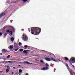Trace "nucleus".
<instances>
[{
    "mask_svg": "<svg viewBox=\"0 0 75 75\" xmlns=\"http://www.w3.org/2000/svg\"><path fill=\"white\" fill-rule=\"evenodd\" d=\"M31 33L32 34L34 35H38L39 34V33H40L41 32V29L38 27H33L31 28Z\"/></svg>",
    "mask_w": 75,
    "mask_h": 75,
    "instance_id": "obj_1",
    "label": "nucleus"
},
{
    "mask_svg": "<svg viewBox=\"0 0 75 75\" xmlns=\"http://www.w3.org/2000/svg\"><path fill=\"white\" fill-rule=\"evenodd\" d=\"M12 30H7L6 31L7 33H9V34H10L11 35H13V32H15L14 28L12 27Z\"/></svg>",
    "mask_w": 75,
    "mask_h": 75,
    "instance_id": "obj_2",
    "label": "nucleus"
},
{
    "mask_svg": "<svg viewBox=\"0 0 75 75\" xmlns=\"http://www.w3.org/2000/svg\"><path fill=\"white\" fill-rule=\"evenodd\" d=\"M70 62L73 64H74L75 62V58L74 57H71L70 59Z\"/></svg>",
    "mask_w": 75,
    "mask_h": 75,
    "instance_id": "obj_3",
    "label": "nucleus"
},
{
    "mask_svg": "<svg viewBox=\"0 0 75 75\" xmlns=\"http://www.w3.org/2000/svg\"><path fill=\"white\" fill-rule=\"evenodd\" d=\"M6 5L7 4H11V5H12V4H13V3L12 2V1H7L6 2Z\"/></svg>",
    "mask_w": 75,
    "mask_h": 75,
    "instance_id": "obj_4",
    "label": "nucleus"
},
{
    "mask_svg": "<svg viewBox=\"0 0 75 75\" xmlns=\"http://www.w3.org/2000/svg\"><path fill=\"white\" fill-rule=\"evenodd\" d=\"M11 62L10 61H3L2 62V63H5V64H6V63H12V62Z\"/></svg>",
    "mask_w": 75,
    "mask_h": 75,
    "instance_id": "obj_5",
    "label": "nucleus"
},
{
    "mask_svg": "<svg viewBox=\"0 0 75 75\" xmlns=\"http://www.w3.org/2000/svg\"><path fill=\"white\" fill-rule=\"evenodd\" d=\"M2 52L3 53H7V52H8V51L7 50H6V49H2Z\"/></svg>",
    "mask_w": 75,
    "mask_h": 75,
    "instance_id": "obj_6",
    "label": "nucleus"
},
{
    "mask_svg": "<svg viewBox=\"0 0 75 75\" xmlns=\"http://www.w3.org/2000/svg\"><path fill=\"white\" fill-rule=\"evenodd\" d=\"M8 48V49L10 50H13V45L9 46Z\"/></svg>",
    "mask_w": 75,
    "mask_h": 75,
    "instance_id": "obj_7",
    "label": "nucleus"
},
{
    "mask_svg": "<svg viewBox=\"0 0 75 75\" xmlns=\"http://www.w3.org/2000/svg\"><path fill=\"white\" fill-rule=\"evenodd\" d=\"M4 15H5V13H1L0 15V18H1V17H2L3 16H4Z\"/></svg>",
    "mask_w": 75,
    "mask_h": 75,
    "instance_id": "obj_8",
    "label": "nucleus"
},
{
    "mask_svg": "<svg viewBox=\"0 0 75 75\" xmlns=\"http://www.w3.org/2000/svg\"><path fill=\"white\" fill-rule=\"evenodd\" d=\"M45 59L47 61H50L51 60V59L48 57L46 58Z\"/></svg>",
    "mask_w": 75,
    "mask_h": 75,
    "instance_id": "obj_9",
    "label": "nucleus"
},
{
    "mask_svg": "<svg viewBox=\"0 0 75 75\" xmlns=\"http://www.w3.org/2000/svg\"><path fill=\"white\" fill-rule=\"evenodd\" d=\"M22 40L24 41H26L28 40V38H22Z\"/></svg>",
    "mask_w": 75,
    "mask_h": 75,
    "instance_id": "obj_10",
    "label": "nucleus"
},
{
    "mask_svg": "<svg viewBox=\"0 0 75 75\" xmlns=\"http://www.w3.org/2000/svg\"><path fill=\"white\" fill-rule=\"evenodd\" d=\"M30 51V50H24L23 52H24V53H25V54H27V51Z\"/></svg>",
    "mask_w": 75,
    "mask_h": 75,
    "instance_id": "obj_11",
    "label": "nucleus"
},
{
    "mask_svg": "<svg viewBox=\"0 0 75 75\" xmlns=\"http://www.w3.org/2000/svg\"><path fill=\"white\" fill-rule=\"evenodd\" d=\"M48 69H49V68H48V67H44V71L48 70Z\"/></svg>",
    "mask_w": 75,
    "mask_h": 75,
    "instance_id": "obj_12",
    "label": "nucleus"
},
{
    "mask_svg": "<svg viewBox=\"0 0 75 75\" xmlns=\"http://www.w3.org/2000/svg\"><path fill=\"white\" fill-rule=\"evenodd\" d=\"M23 38H27V36L25 34H24L23 35Z\"/></svg>",
    "mask_w": 75,
    "mask_h": 75,
    "instance_id": "obj_13",
    "label": "nucleus"
},
{
    "mask_svg": "<svg viewBox=\"0 0 75 75\" xmlns=\"http://www.w3.org/2000/svg\"><path fill=\"white\" fill-rule=\"evenodd\" d=\"M10 40H11L12 42H13V41L14 40V38H11L10 39Z\"/></svg>",
    "mask_w": 75,
    "mask_h": 75,
    "instance_id": "obj_14",
    "label": "nucleus"
},
{
    "mask_svg": "<svg viewBox=\"0 0 75 75\" xmlns=\"http://www.w3.org/2000/svg\"><path fill=\"white\" fill-rule=\"evenodd\" d=\"M64 58L65 59V60H66V61H68V57H64Z\"/></svg>",
    "mask_w": 75,
    "mask_h": 75,
    "instance_id": "obj_15",
    "label": "nucleus"
},
{
    "mask_svg": "<svg viewBox=\"0 0 75 75\" xmlns=\"http://www.w3.org/2000/svg\"><path fill=\"white\" fill-rule=\"evenodd\" d=\"M24 63H25V64H31V63H29L27 62H24Z\"/></svg>",
    "mask_w": 75,
    "mask_h": 75,
    "instance_id": "obj_16",
    "label": "nucleus"
},
{
    "mask_svg": "<svg viewBox=\"0 0 75 75\" xmlns=\"http://www.w3.org/2000/svg\"><path fill=\"white\" fill-rule=\"evenodd\" d=\"M24 51V49H21L19 51H20V52H22V51Z\"/></svg>",
    "mask_w": 75,
    "mask_h": 75,
    "instance_id": "obj_17",
    "label": "nucleus"
},
{
    "mask_svg": "<svg viewBox=\"0 0 75 75\" xmlns=\"http://www.w3.org/2000/svg\"><path fill=\"white\" fill-rule=\"evenodd\" d=\"M9 71H10V70H8V69H6V73H7L8 72H9Z\"/></svg>",
    "mask_w": 75,
    "mask_h": 75,
    "instance_id": "obj_18",
    "label": "nucleus"
},
{
    "mask_svg": "<svg viewBox=\"0 0 75 75\" xmlns=\"http://www.w3.org/2000/svg\"><path fill=\"white\" fill-rule=\"evenodd\" d=\"M22 70L21 69H20L19 71V73H21V72H22Z\"/></svg>",
    "mask_w": 75,
    "mask_h": 75,
    "instance_id": "obj_19",
    "label": "nucleus"
},
{
    "mask_svg": "<svg viewBox=\"0 0 75 75\" xmlns=\"http://www.w3.org/2000/svg\"><path fill=\"white\" fill-rule=\"evenodd\" d=\"M10 67L9 66H6V68H8V69H10V68L9 67Z\"/></svg>",
    "mask_w": 75,
    "mask_h": 75,
    "instance_id": "obj_20",
    "label": "nucleus"
},
{
    "mask_svg": "<svg viewBox=\"0 0 75 75\" xmlns=\"http://www.w3.org/2000/svg\"><path fill=\"white\" fill-rule=\"evenodd\" d=\"M69 67L67 68V69H68V71L70 72V74H71V72L70 71V70H69Z\"/></svg>",
    "mask_w": 75,
    "mask_h": 75,
    "instance_id": "obj_21",
    "label": "nucleus"
},
{
    "mask_svg": "<svg viewBox=\"0 0 75 75\" xmlns=\"http://www.w3.org/2000/svg\"><path fill=\"white\" fill-rule=\"evenodd\" d=\"M10 56L9 55L8 56H7L6 58H10Z\"/></svg>",
    "mask_w": 75,
    "mask_h": 75,
    "instance_id": "obj_22",
    "label": "nucleus"
},
{
    "mask_svg": "<svg viewBox=\"0 0 75 75\" xmlns=\"http://www.w3.org/2000/svg\"><path fill=\"white\" fill-rule=\"evenodd\" d=\"M19 49V48H18L17 49H16L14 50L15 51H17V50H18Z\"/></svg>",
    "mask_w": 75,
    "mask_h": 75,
    "instance_id": "obj_23",
    "label": "nucleus"
},
{
    "mask_svg": "<svg viewBox=\"0 0 75 75\" xmlns=\"http://www.w3.org/2000/svg\"><path fill=\"white\" fill-rule=\"evenodd\" d=\"M45 65L46 67H48L49 66V65L47 63L45 64Z\"/></svg>",
    "mask_w": 75,
    "mask_h": 75,
    "instance_id": "obj_24",
    "label": "nucleus"
},
{
    "mask_svg": "<svg viewBox=\"0 0 75 75\" xmlns=\"http://www.w3.org/2000/svg\"><path fill=\"white\" fill-rule=\"evenodd\" d=\"M22 1H23L24 2H25V1H28V0H22Z\"/></svg>",
    "mask_w": 75,
    "mask_h": 75,
    "instance_id": "obj_25",
    "label": "nucleus"
},
{
    "mask_svg": "<svg viewBox=\"0 0 75 75\" xmlns=\"http://www.w3.org/2000/svg\"><path fill=\"white\" fill-rule=\"evenodd\" d=\"M28 31H29V32H30V31H31V29H30V28H29L28 29Z\"/></svg>",
    "mask_w": 75,
    "mask_h": 75,
    "instance_id": "obj_26",
    "label": "nucleus"
},
{
    "mask_svg": "<svg viewBox=\"0 0 75 75\" xmlns=\"http://www.w3.org/2000/svg\"><path fill=\"white\" fill-rule=\"evenodd\" d=\"M19 45H22V43H21L20 42H19Z\"/></svg>",
    "mask_w": 75,
    "mask_h": 75,
    "instance_id": "obj_27",
    "label": "nucleus"
},
{
    "mask_svg": "<svg viewBox=\"0 0 75 75\" xmlns=\"http://www.w3.org/2000/svg\"><path fill=\"white\" fill-rule=\"evenodd\" d=\"M24 47H25V48H27V45H25L24 46Z\"/></svg>",
    "mask_w": 75,
    "mask_h": 75,
    "instance_id": "obj_28",
    "label": "nucleus"
},
{
    "mask_svg": "<svg viewBox=\"0 0 75 75\" xmlns=\"http://www.w3.org/2000/svg\"><path fill=\"white\" fill-rule=\"evenodd\" d=\"M36 51H37V52H38V51H40V50H39L38 49H37Z\"/></svg>",
    "mask_w": 75,
    "mask_h": 75,
    "instance_id": "obj_29",
    "label": "nucleus"
},
{
    "mask_svg": "<svg viewBox=\"0 0 75 75\" xmlns=\"http://www.w3.org/2000/svg\"><path fill=\"white\" fill-rule=\"evenodd\" d=\"M68 61L69 62H71V59H70V60H69V59L68 58Z\"/></svg>",
    "mask_w": 75,
    "mask_h": 75,
    "instance_id": "obj_30",
    "label": "nucleus"
},
{
    "mask_svg": "<svg viewBox=\"0 0 75 75\" xmlns=\"http://www.w3.org/2000/svg\"><path fill=\"white\" fill-rule=\"evenodd\" d=\"M41 63H44V61H43V60H41Z\"/></svg>",
    "mask_w": 75,
    "mask_h": 75,
    "instance_id": "obj_31",
    "label": "nucleus"
},
{
    "mask_svg": "<svg viewBox=\"0 0 75 75\" xmlns=\"http://www.w3.org/2000/svg\"><path fill=\"white\" fill-rule=\"evenodd\" d=\"M14 73H15V72H12L11 73V74H12V75H13V74H14Z\"/></svg>",
    "mask_w": 75,
    "mask_h": 75,
    "instance_id": "obj_32",
    "label": "nucleus"
},
{
    "mask_svg": "<svg viewBox=\"0 0 75 75\" xmlns=\"http://www.w3.org/2000/svg\"><path fill=\"white\" fill-rule=\"evenodd\" d=\"M66 66L67 67H69V66H68V64H66Z\"/></svg>",
    "mask_w": 75,
    "mask_h": 75,
    "instance_id": "obj_33",
    "label": "nucleus"
},
{
    "mask_svg": "<svg viewBox=\"0 0 75 75\" xmlns=\"http://www.w3.org/2000/svg\"><path fill=\"white\" fill-rule=\"evenodd\" d=\"M41 70H43V71H44V68L43 69H41Z\"/></svg>",
    "mask_w": 75,
    "mask_h": 75,
    "instance_id": "obj_34",
    "label": "nucleus"
},
{
    "mask_svg": "<svg viewBox=\"0 0 75 75\" xmlns=\"http://www.w3.org/2000/svg\"><path fill=\"white\" fill-rule=\"evenodd\" d=\"M2 35V33H0V36H1Z\"/></svg>",
    "mask_w": 75,
    "mask_h": 75,
    "instance_id": "obj_35",
    "label": "nucleus"
},
{
    "mask_svg": "<svg viewBox=\"0 0 75 75\" xmlns=\"http://www.w3.org/2000/svg\"><path fill=\"white\" fill-rule=\"evenodd\" d=\"M12 22H13V20H11V23H12Z\"/></svg>",
    "mask_w": 75,
    "mask_h": 75,
    "instance_id": "obj_36",
    "label": "nucleus"
},
{
    "mask_svg": "<svg viewBox=\"0 0 75 75\" xmlns=\"http://www.w3.org/2000/svg\"><path fill=\"white\" fill-rule=\"evenodd\" d=\"M53 61H54L55 62H57V61L55 60H53Z\"/></svg>",
    "mask_w": 75,
    "mask_h": 75,
    "instance_id": "obj_37",
    "label": "nucleus"
},
{
    "mask_svg": "<svg viewBox=\"0 0 75 75\" xmlns=\"http://www.w3.org/2000/svg\"><path fill=\"white\" fill-rule=\"evenodd\" d=\"M2 72H3V71H0V73H1V74H2Z\"/></svg>",
    "mask_w": 75,
    "mask_h": 75,
    "instance_id": "obj_38",
    "label": "nucleus"
},
{
    "mask_svg": "<svg viewBox=\"0 0 75 75\" xmlns=\"http://www.w3.org/2000/svg\"><path fill=\"white\" fill-rule=\"evenodd\" d=\"M58 60L59 61V62H61V60H60L59 59H58Z\"/></svg>",
    "mask_w": 75,
    "mask_h": 75,
    "instance_id": "obj_39",
    "label": "nucleus"
},
{
    "mask_svg": "<svg viewBox=\"0 0 75 75\" xmlns=\"http://www.w3.org/2000/svg\"><path fill=\"white\" fill-rule=\"evenodd\" d=\"M72 66L73 67V68H75V66H74V65H72Z\"/></svg>",
    "mask_w": 75,
    "mask_h": 75,
    "instance_id": "obj_40",
    "label": "nucleus"
},
{
    "mask_svg": "<svg viewBox=\"0 0 75 75\" xmlns=\"http://www.w3.org/2000/svg\"><path fill=\"white\" fill-rule=\"evenodd\" d=\"M13 68L14 69H16V67H13Z\"/></svg>",
    "mask_w": 75,
    "mask_h": 75,
    "instance_id": "obj_41",
    "label": "nucleus"
},
{
    "mask_svg": "<svg viewBox=\"0 0 75 75\" xmlns=\"http://www.w3.org/2000/svg\"><path fill=\"white\" fill-rule=\"evenodd\" d=\"M41 51H42L43 52H44V51H45L44 50H42Z\"/></svg>",
    "mask_w": 75,
    "mask_h": 75,
    "instance_id": "obj_42",
    "label": "nucleus"
},
{
    "mask_svg": "<svg viewBox=\"0 0 75 75\" xmlns=\"http://www.w3.org/2000/svg\"><path fill=\"white\" fill-rule=\"evenodd\" d=\"M51 60H53V58H51Z\"/></svg>",
    "mask_w": 75,
    "mask_h": 75,
    "instance_id": "obj_43",
    "label": "nucleus"
},
{
    "mask_svg": "<svg viewBox=\"0 0 75 75\" xmlns=\"http://www.w3.org/2000/svg\"><path fill=\"white\" fill-rule=\"evenodd\" d=\"M30 47L28 46L27 45V48H29Z\"/></svg>",
    "mask_w": 75,
    "mask_h": 75,
    "instance_id": "obj_44",
    "label": "nucleus"
},
{
    "mask_svg": "<svg viewBox=\"0 0 75 75\" xmlns=\"http://www.w3.org/2000/svg\"><path fill=\"white\" fill-rule=\"evenodd\" d=\"M35 61H39L37 59H35Z\"/></svg>",
    "mask_w": 75,
    "mask_h": 75,
    "instance_id": "obj_45",
    "label": "nucleus"
},
{
    "mask_svg": "<svg viewBox=\"0 0 75 75\" xmlns=\"http://www.w3.org/2000/svg\"><path fill=\"white\" fill-rule=\"evenodd\" d=\"M21 30L22 31H24V29H22Z\"/></svg>",
    "mask_w": 75,
    "mask_h": 75,
    "instance_id": "obj_46",
    "label": "nucleus"
},
{
    "mask_svg": "<svg viewBox=\"0 0 75 75\" xmlns=\"http://www.w3.org/2000/svg\"><path fill=\"white\" fill-rule=\"evenodd\" d=\"M25 75H28V73H27Z\"/></svg>",
    "mask_w": 75,
    "mask_h": 75,
    "instance_id": "obj_47",
    "label": "nucleus"
},
{
    "mask_svg": "<svg viewBox=\"0 0 75 75\" xmlns=\"http://www.w3.org/2000/svg\"><path fill=\"white\" fill-rule=\"evenodd\" d=\"M24 68V67H21V68Z\"/></svg>",
    "mask_w": 75,
    "mask_h": 75,
    "instance_id": "obj_48",
    "label": "nucleus"
},
{
    "mask_svg": "<svg viewBox=\"0 0 75 75\" xmlns=\"http://www.w3.org/2000/svg\"><path fill=\"white\" fill-rule=\"evenodd\" d=\"M18 66L19 67H20V66H21V65H19Z\"/></svg>",
    "mask_w": 75,
    "mask_h": 75,
    "instance_id": "obj_49",
    "label": "nucleus"
},
{
    "mask_svg": "<svg viewBox=\"0 0 75 75\" xmlns=\"http://www.w3.org/2000/svg\"><path fill=\"white\" fill-rule=\"evenodd\" d=\"M5 67H7V66H5Z\"/></svg>",
    "mask_w": 75,
    "mask_h": 75,
    "instance_id": "obj_50",
    "label": "nucleus"
},
{
    "mask_svg": "<svg viewBox=\"0 0 75 75\" xmlns=\"http://www.w3.org/2000/svg\"><path fill=\"white\" fill-rule=\"evenodd\" d=\"M1 55H3V54H1Z\"/></svg>",
    "mask_w": 75,
    "mask_h": 75,
    "instance_id": "obj_51",
    "label": "nucleus"
},
{
    "mask_svg": "<svg viewBox=\"0 0 75 75\" xmlns=\"http://www.w3.org/2000/svg\"><path fill=\"white\" fill-rule=\"evenodd\" d=\"M33 64L32 63H30V64Z\"/></svg>",
    "mask_w": 75,
    "mask_h": 75,
    "instance_id": "obj_52",
    "label": "nucleus"
},
{
    "mask_svg": "<svg viewBox=\"0 0 75 75\" xmlns=\"http://www.w3.org/2000/svg\"><path fill=\"white\" fill-rule=\"evenodd\" d=\"M54 69V70H55V69Z\"/></svg>",
    "mask_w": 75,
    "mask_h": 75,
    "instance_id": "obj_53",
    "label": "nucleus"
},
{
    "mask_svg": "<svg viewBox=\"0 0 75 75\" xmlns=\"http://www.w3.org/2000/svg\"><path fill=\"white\" fill-rule=\"evenodd\" d=\"M10 6H11V5H10L9 6V7H10Z\"/></svg>",
    "mask_w": 75,
    "mask_h": 75,
    "instance_id": "obj_54",
    "label": "nucleus"
},
{
    "mask_svg": "<svg viewBox=\"0 0 75 75\" xmlns=\"http://www.w3.org/2000/svg\"><path fill=\"white\" fill-rule=\"evenodd\" d=\"M71 65H72V64H71Z\"/></svg>",
    "mask_w": 75,
    "mask_h": 75,
    "instance_id": "obj_55",
    "label": "nucleus"
},
{
    "mask_svg": "<svg viewBox=\"0 0 75 75\" xmlns=\"http://www.w3.org/2000/svg\"><path fill=\"white\" fill-rule=\"evenodd\" d=\"M51 65H52V63H51Z\"/></svg>",
    "mask_w": 75,
    "mask_h": 75,
    "instance_id": "obj_56",
    "label": "nucleus"
},
{
    "mask_svg": "<svg viewBox=\"0 0 75 75\" xmlns=\"http://www.w3.org/2000/svg\"><path fill=\"white\" fill-rule=\"evenodd\" d=\"M0 59H1V58H0Z\"/></svg>",
    "mask_w": 75,
    "mask_h": 75,
    "instance_id": "obj_57",
    "label": "nucleus"
},
{
    "mask_svg": "<svg viewBox=\"0 0 75 75\" xmlns=\"http://www.w3.org/2000/svg\"><path fill=\"white\" fill-rule=\"evenodd\" d=\"M12 38H13V37H12Z\"/></svg>",
    "mask_w": 75,
    "mask_h": 75,
    "instance_id": "obj_58",
    "label": "nucleus"
}]
</instances>
